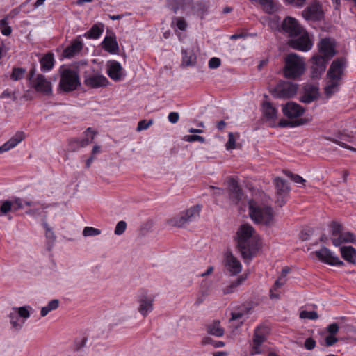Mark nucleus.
<instances>
[{
	"label": "nucleus",
	"instance_id": "obj_31",
	"mask_svg": "<svg viewBox=\"0 0 356 356\" xmlns=\"http://www.w3.org/2000/svg\"><path fill=\"white\" fill-rule=\"evenodd\" d=\"M262 112L267 120H275L277 118V110L269 102H263Z\"/></svg>",
	"mask_w": 356,
	"mask_h": 356
},
{
	"label": "nucleus",
	"instance_id": "obj_32",
	"mask_svg": "<svg viewBox=\"0 0 356 356\" xmlns=\"http://www.w3.org/2000/svg\"><path fill=\"white\" fill-rule=\"evenodd\" d=\"M356 236L349 232H342L338 238H334V245L339 246L343 243H355Z\"/></svg>",
	"mask_w": 356,
	"mask_h": 356
},
{
	"label": "nucleus",
	"instance_id": "obj_25",
	"mask_svg": "<svg viewBox=\"0 0 356 356\" xmlns=\"http://www.w3.org/2000/svg\"><path fill=\"white\" fill-rule=\"evenodd\" d=\"M25 138L23 131H17L7 142L0 147V154L9 151L16 147Z\"/></svg>",
	"mask_w": 356,
	"mask_h": 356
},
{
	"label": "nucleus",
	"instance_id": "obj_50",
	"mask_svg": "<svg viewBox=\"0 0 356 356\" xmlns=\"http://www.w3.org/2000/svg\"><path fill=\"white\" fill-rule=\"evenodd\" d=\"M301 318H308L311 320H316L318 318V315L317 312L314 311H302L300 314Z\"/></svg>",
	"mask_w": 356,
	"mask_h": 356
},
{
	"label": "nucleus",
	"instance_id": "obj_45",
	"mask_svg": "<svg viewBox=\"0 0 356 356\" xmlns=\"http://www.w3.org/2000/svg\"><path fill=\"white\" fill-rule=\"evenodd\" d=\"M202 345L211 344L214 348H220L225 346V343L220 341H215L209 337H204L202 341Z\"/></svg>",
	"mask_w": 356,
	"mask_h": 356
},
{
	"label": "nucleus",
	"instance_id": "obj_46",
	"mask_svg": "<svg viewBox=\"0 0 356 356\" xmlns=\"http://www.w3.org/2000/svg\"><path fill=\"white\" fill-rule=\"evenodd\" d=\"M13 202L10 200H6L2 202L0 207V216H5L12 209Z\"/></svg>",
	"mask_w": 356,
	"mask_h": 356
},
{
	"label": "nucleus",
	"instance_id": "obj_11",
	"mask_svg": "<svg viewBox=\"0 0 356 356\" xmlns=\"http://www.w3.org/2000/svg\"><path fill=\"white\" fill-rule=\"evenodd\" d=\"M311 76L312 79H319L325 72L329 61L325 60L321 56L314 55L311 60Z\"/></svg>",
	"mask_w": 356,
	"mask_h": 356
},
{
	"label": "nucleus",
	"instance_id": "obj_27",
	"mask_svg": "<svg viewBox=\"0 0 356 356\" xmlns=\"http://www.w3.org/2000/svg\"><path fill=\"white\" fill-rule=\"evenodd\" d=\"M266 336L261 331V327H257L254 330V336L252 339V348L254 353L259 354L261 353L260 346L265 341Z\"/></svg>",
	"mask_w": 356,
	"mask_h": 356
},
{
	"label": "nucleus",
	"instance_id": "obj_23",
	"mask_svg": "<svg viewBox=\"0 0 356 356\" xmlns=\"http://www.w3.org/2000/svg\"><path fill=\"white\" fill-rule=\"evenodd\" d=\"M107 74L115 81H120L122 77L124 76L121 64L116 60L108 62Z\"/></svg>",
	"mask_w": 356,
	"mask_h": 356
},
{
	"label": "nucleus",
	"instance_id": "obj_21",
	"mask_svg": "<svg viewBox=\"0 0 356 356\" xmlns=\"http://www.w3.org/2000/svg\"><path fill=\"white\" fill-rule=\"evenodd\" d=\"M302 15L307 20L318 21L323 17V14L321 6L314 3L303 10Z\"/></svg>",
	"mask_w": 356,
	"mask_h": 356
},
{
	"label": "nucleus",
	"instance_id": "obj_39",
	"mask_svg": "<svg viewBox=\"0 0 356 356\" xmlns=\"http://www.w3.org/2000/svg\"><path fill=\"white\" fill-rule=\"evenodd\" d=\"M60 304V301L58 299H53L49 302L48 305L45 307H42L40 314L42 317L47 316L49 312L52 310L56 309Z\"/></svg>",
	"mask_w": 356,
	"mask_h": 356
},
{
	"label": "nucleus",
	"instance_id": "obj_41",
	"mask_svg": "<svg viewBox=\"0 0 356 356\" xmlns=\"http://www.w3.org/2000/svg\"><path fill=\"white\" fill-rule=\"evenodd\" d=\"M342 226L339 223L337 222H332L331 223V240L332 241V244L334 245V238H338L340 234L342 233Z\"/></svg>",
	"mask_w": 356,
	"mask_h": 356
},
{
	"label": "nucleus",
	"instance_id": "obj_53",
	"mask_svg": "<svg viewBox=\"0 0 356 356\" xmlns=\"http://www.w3.org/2000/svg\"><path fill=\"white\" fill-rule=\"evenodd\" d=\"M184 140L187 142L199 141L202 143H204L205 141L204 137L198 135H187L184 137Z\"/></svg>",
	"mask_w": 356,
	"mask_h": 356
},
{
	"label": "nucleus",
	"instance_id": "obj_38",
	"mask_svg": "<svg viewBox=\"0 0 356 356\" xmlns=\"http://www.w3.org/2000/svg\"><path fill=\"white\" fill-rule=\"evenodd\" d=\"M339 81L337 80H330L325 88V93L327 97H330L339 90Z\"/></svg>",
	"mask_w": 356,
	"mask_h": 356
},
{
	"label": "nucleus",
	"instance_id": "obj_54",
	"mask_svg": "<svg viewBox=\"0 0 356 356\" xmlns=\"http://www.w3.org/2000/svg\"><path fill=\"white\" fill-rule=\"evenodd\" d=\"M152 122H153V121L152 120L148 122H147L145 120H140L138 123L136 130L138 131L145 130L149 127V126L152 124Z\"/></svg>",
	"mask_w": 356,
	"mask_h": 356
},
{
	"label": "nucleus",
	"instance_id": "obj_34",
	"mask_svg": "<svg viewBox=\"0 0 356 356\" xmlns=\"http://www.w3.org/2000/svg\"><path fill=\"white\" fill-rule=\"evenodd\" d=\"M104 31L103 24H94L90 29L83 34V36L90 39H97Z\"/></svg>",
	"mask_w": 356,
	"mask_h": 356
},
{
	"label": "nucleus",
	"instance_id": "obj_10",
	"mask_svg": "<svg viewBox=\"0 0 356 356\" xmlns=\"http://www.w3.org/2000/svg\"><path fill=\"white\" fill-rule=\"evenodd\" d=\"M153 297L147 291L140 292L138 297V310L143 316H147L153 310Z\"/></svg>",
	"mask_w": 356,
	"mask_h": 356
},
{
	"label": "nucleus",
	"instance_id": "obj_2",
	"mask_svg": "<svg viewBox=\"0 0 356 356\" xmlns=\"http://www.w3.org/2000/svg\"><path fill=\"white\" fill-rule=\"evenodd\" d=\"M284 76L289 79L300 76L305 72V63L302 58L295 53L289 54L284 59Z\"/></svg>",
	"mask_w": 356,
	"mask_h": 356
},
{
	"label": "nucleus",
	"instance_id": "obj_24",
	"mask_svg": "<svg viewBox=\"0 0 356 356\" xmlns=\"http://www.w3.org/2000/svg\"><path fill=\"white\" fill-rule=\"evenodd\" d=\"M102 48L110 54H116L118 53L119 47L116 36L113 33L106 35L102 42Z\"/></svg>",
	"mask_w": 356,
	"mask_h": 356
},
{
	"label": "nucleus",
	"instance_id": "obj_44",
	"mask_svg": "<svg viewBox=\"0 0 356 356\" xmlns=\"http://www.w3.org/2000/svg\"><path fill=\"white\" fill-rule=\"evenodd\" d=\"M304 124V121L302 119L296 120V121H288L286 120H280L278 125L280 127H296L299 126Z\"/></svg>",
	"mask_w": 356,
	"mask_h": 356
},
{
	"label": "nucleus",
	"instance_id": "obj_47",
	"mask_svg": "<svg viewBox=\"0 0 356 356\" xmlns=\"http://www.w3.org/2000/svg\"><path fill=\"white\" fill-rule=\"evenodd\" d=\"M18 317L19 315L16 310H13L9 314L10 322L12 326L15 328L20 329L22 327V325L18 323Z\"/></svg>",
	"mask_w": 356,
	"mask_h": 356
},
{
	"label": "nucleus",
	"instance_id": "obj_64",
	"mask_svg": "<svg viewBox=\"0 0 356 356\" xmlns=\"http://www.w3.org/2000/svg\"><path fill=\"white\" fill-rule=\"evenodd\" d=\"M251 309H252V307L249 305H243L240 307L239 312L241 313H243V316H244L245 314H249L250 312Z\"/></svg>",
	"mask_w": 356,
	"mask_h": 356
},
{
	"label": "nucleus",
	"instance_id": "obj_37",
	"mask_svg": "<svg viewBox=\"0 0 356 356\" xmlns=\"http://www.w3.org/2000/svg\"><path fill=\"white\" fill-rule=\"evenodd\" d=\"M84 134L85 137L83 139L79 140V143L81 148L86 147L92 142L95 133L92 130L90 127H88L84 131Z\"/></svg>",
	"mask_w": 356,
	"mask_h": 356
},
{
	"label": "nucleus",
	"instance_id": "obj_12",
	"mask_svg": "<svg viewBox=\"0 0 356 356\" xmlns=\"http://www.w3.org/2000/svg\"><path fill=\"white\" fill-rule=\"evenodd\" d=\"M84 84L91 88L106 87L109 83L108 80L103 74L96 72L91 74H84Z\"/></svg>",
	"mask_w": 356,
	"mask_h": 356
},
{
	"label": "nucleus",
	"instance_id": "obj_5",
	"mask_svg": "<svg viewBox=\"0 0 356 356\" xmlns=\"http://www.w3.org/2000/svg\"><path fill=\"white\" fill-rule=\"evenodd\" d=\"M201 206L195 205L181 212L179 215L175 216L168 220V224L177 227L184 226L195 221L200 216Z\"/></svg>",
	"mask_w": 356,
	"mask_h": 356
},
{
	"label": "nucleus",
	"instance_id": "obj_7",
	"mask_svg": "<svg viewBox=\"0 0 356 356\" xmlns=\"http://www.w3.org/2000/svg\"><path fill=\"white\" fill-rule=\"evenodd\" d=\"M337 43L334 38L327 37L320 40L317 47L318 53L317 56H321L325 60L330 61L336 54Z\"/></svg>",
	"mask_w": 356,
	"mask_h": 356
},
{
	"label": "nucleus",
	"instance_id": "obj_15",
	"mask_svg": "<svg viewBox=\"0 0 356 356\" xmlns=\"http://www.w3.org/2000/svg\"><path fill=\"white\" fill-rule=\"evenodd\" d=\"M316 256L321 261L332 266H342L343 262L339 258L334 255L331 250L326 247H323L318 251L315 252Z\"/></svg>",
	"mask_w": 356,
	"mask_h": 356
},
{
	"label": "nucleus",
	"instance_id": "obj_18",
	"mask_svg": "<svg viewBox=\"0 0 356 356\" xmlns=\"http://www.w3.org/2000/svg\"><path fill=\"white\" fill-rule=\"evenodd\" d=\"M318 97V88L314 85L307 84L303 88V92L300 97V101L305 104H309L316 100Z\"/></svg>",
	"mask_w": 356,
	"mask_h": 356
},
{
	"label": "nucleus",
	"instance_id": "obj_30",
	"mask_svg": "<svg viewBox=\"0 0 356 356\" xmlns=\"http://www.w3.org/2000/svg\"><path fill=\"white\" fill-rule=\"evenodd\" d=\"M342 257L351 264L356 263V250L353 246H343L340 249Z\"/></svg>",
	"mask_w": 356,
	"mask_h": 356
},
{
	"label": "nucleus",
	"instance_id": "obj_4",
	"mask_svg": "<svg viewBox=\"0 0 356 356\" xmlns=\"http://www.w3.org/2000/svg\"><path fill=\"white\" fill-rule=\"evenodd\" d=\"M60 79L59 88L69 92L76 90L81 86V81L77 72L70 68L60 70Z\"/></svg>",
	"mask_w": 356,
	"mask_h": 356
},
{
	"label": "nucleus",
	"instance_id": "obj_56",
	"mask_svg": "<svg viewBox=\"0 0 356 356\" xmlns=\"http://www.w3.org/2000/svg\"><path fill=\"white\" fill-rule=\"evenodd\" d=\"M339 330V325L337 323H333L330 324L327 327V330L330 333V335H335Z\"/></svg>",
	"mask_w": 356,
	"mask_h": 356
},
{
	"label": "nucleus",
	"instance_id": "obj_26",
	"mask_svg": "<svg viewBox=\"0 0 356 356\" xmlns=\"http://www.w3.org/2000/svg\"><path fill=\"white\" fill-rule=\"evenodd\" d=\"M25 138L23 131H17L7 142L0 147V154L9 151L16 147Z\"/></svg>",
	"mask_w": 356,
	"mask_h": 356
},
{
	"label": "nucleus",
	"instance_id": "obj_43",
	"mask_svg": "<svg viewBox=\"0 0 356 356\" xmlns=\"http://www.w3.org/2000/svg\"><path fill=\"white\" fill-rule=\"evenodd\" d=\"M30 309L31 307L30 306H24L20 307H14L13 310H16L19 316L23 318H28L30 316Z\"/></svg>",
	"mask_w": 356,
	"mask_h": 356
},
{
	"label": "nucleus",
	"instance_id": "obj_3",
	"mask_svg": "<svg viewBox=\"0 0 356 356\" xmlns=\"http://www.w3.org/2000/svg\"><path fill=\"white\" fill-rule=\"evenodd\" d=\"M249 214L257 223L269 225L273 217V209L270 207L259 206L253 200L248 201Z\"/></svg>",
	"mask_w": 356,
	"mask_h": 356
},
{
	"label": "nucleus",
	"instance_id": "obj_13",
	"mask_svg": "<svg viewBox=\"0 0 356 356\" xmlns=\"http://www.w3.org/2000/svg\"><path fill=\"white\" fill-rule=\"evenodd\" d=\"M276 188L277 200L276 203L282 207L286 203V197L288 195L290 188L287 182L280 177L274 179Z\"/></svg>",
	"mask_w": 356,
	"mask_h": 356
},
{
	"label": "nucleus",
	"instance_id": "obj_33",
	"mask_svg": "<svg viewBox=\"0 0 356 356\" xmlns=\"http://www.w3.org/2000/svg\"><path fill=\"white\" fill-rule=\"evenodd\" d=\"M41 70L48 72L52 69L54 65V58L52 53H47L40 60Z\"/></svg>",
	"mask_w": 356,
	"mask_h": 356
},
{
	"label": "nucleus",
	"instance_id": "obj_22",
	"mask_svg": "<svg viewBox=\"0 0 356 356\" xmlns=\"http://www.w3.org/2000/svg\"><path fill=\"white\" fill-rule=\"evenodd\" d=\"M282 111L284 115L289 118H293L302 115L304 108L296 102H289L283 106Z\"/></svg>",
	"mask_w": 356,
	"mask_h": 356
},
{
	"label": "nucleus",
	"instance_id": "obj_59",
	"mask_svg": "<svg viewBox=\"0 0 356 356\" xmlns=\"http://www.w3.org/2000/svg\"><path fill=\"white\" fill-rule=\"evenodd\" d=\"M227 149H232L235 148V139L232 133H229L228 135V141L226 144Z\"/></svg>",
	"mask_w": 356,
	"mask_h": 356
},
{
	"label": "nucleus",
	"instance_id": "obj_40",
	"mask_svg": "<svg viewBox=\"0 0 356 356\" xmlns=\"http://www.w3.org/2000/svg\"><path fill=\"white\" fill-rule=\"evenodd\" d=\"M208 9V5L202 1H197L193 3L192 10L197 15L203 16Z\"/></svg>",
	"mask_w": 356,
	"mask_h": 356
},
{
	"label": "nucleus",
	"instance_id": "obj_36",
	"mask_svg": "<svg viewBox=\"0 0 356 356\" xmlns=\"http://www.w3.org/2000/svg\"><path fill=\"white\" fill-rule=\"evenodd\" d=\"M209 284L206 281H202L201 283V289L200 291V296H198L195 302V305L202 304L206 296L209 295Z\"/></svg>",
	"mask_w": 356,
	"mask_h": 356
},
{
	"label": "nucleus",
	"instance_id": "obj_9",
	"mask_svg": "<svg viewBox=\"0 0 356 356\" xmlns=\"http://www.w3.org/2000/svg\"><path fill=\"white\" fill-rule=\"evenodd\" d=\"M288 44L291 48L301 51H308L313 47L309 33L305 31H303L298 36L289 40Z\"/></svg>",
	"mask_w": 356,
	"mask_h": 356
},
{
	"label": "nucleus",
	"instance_id": "obj_20",
	"mask_svg": "<svg viewBox=\"0 0 356 356\" xmlns=\"http://www.w3.org/2000/svg\"><path fill=\"white\" fill-rule=\"evenodd\" d=\"M225 266L232 275L238 274L242 270L240 261L234 257L231 251L228 250L225 254Z\"/></svg>",
	"mask_w": 356,
	"mask_h": 356
},
{
	"label": "nucleus",
	"instance_id": "obj_52",
	"mask_svg": "<svg viewBox=\"0 0 356 356\" xmlns=\"http://www.w3.org/2000/svg\"><path fill=\"white\" fill-rule=\"evenodd\" d=\"M126 228H127L126 222L124 220L119 221L117 223L115 231H114L115 234H116V235L122 234L124 232Z\"/></svg>",
	"mask_w": 356,
	"mask_h": 356
},
{
	"label": "nucleus",
	"instance_id": "obj_62",
	"mask_svg": "<svg viewBox=\"0 0 356 356\" xmlns=\"http://www.w3.org/2000/svg\"><path fill=\"white\" fill-rule=\"evenodd\" d=\"M168 118L171 123L175 124L179 120V115L177 112H171L169 113Z\"/></svg>",
	"mask_w": 356,
	"mask_h": 356
},
{
	"label": "nucleus",
	"instance_id": "obj_58",
	"mask_svg": "<svg viewBox=\"0 0 356 356\" xmlns=\"http://www.w3.org/2000/svg\"><path fill=\"white\" fill-rule=\"evenodd\" d=\"M304 346L307 350H311L316 346V341L312 338H307L304 343Z\"/></svg>",
	"mask_w": 356,
	"mask_h": 356
},
{
	"label": "nucleus",
	"instance_id": "obj_51",
	"mask_svg": "<svg viewBox=\"0 0 356 356\" xmlns=\"http://www.w3.org/2000/svg\"><path fill=\"white\" fill-rule=\"evenodd\" d=\"M68 148H69V150L71 152L79 151V149L81 148L80 143H79V139L70 140L69 144H68Z\"/></svg>",
	"mask_w": 356,
	"mask_h": 356
},
{
	"label": "nucleus",
	"instance_id": "obj_61",
	"mask_svg": "<svg viewBox=\"0 0 356 356\" xmlns=\"http://www.w3.org/2000/svg\"><path fill=\"white\" fill-rule=\"evenodd\" d=\"M177 21V26L181 31H185L187 27L186 21L181 17L175 18Z\"/></svg>",
	"mask_w": 356,
	"mask_h": 356
},
{
	"label": "nucleus",
	"instance_id": "obj_42",
	"mask_svg": "<svg viewBox=\"0 0 356 356\" xmlns=\"http://www.w3.org/2000/svg\"><path fill=\"white\" fill-rule=\"evenodd\" d=\"M25 72L26 70L24 68L13 67L10 78L12 80L15 81L20 80L24 77Z\"/></svg>",
	"mask_w": 356,
	"mask_h": 356
},
{
	"label": "nucleus",
	"instance_id": "obj_35",
	"mask_svg": "<svg viewBox=\"0 0 356 356\" xmlns=\"http://www.w3.org/2000/svg\"><path fill=\"white\" fill-rule=\"evenodd\" d=\"M207 332L210 334L216 337H222L225 333V330L220 326L218 321H215L211 324L209 325L207 327Z\"/></svg>",
	"mask_w": 356,
	"mask_h": 356
},
{
	"label": "nucleus",
	"instance_id": "obj_28",
	"mask_svg": "<svg viewBox=\"0 0 356 356\" xmlns=\"http://www.w3.org/2000/svg\"><path fill=\"white\" fill-rule=\"evenodd\" d=\"M247 279L246 275H242L239 276L234 281L232 282L230 284L225 286L222 289V294L227 295L230 293H233L236 292L239 286H241Z\"/></svg>",
	"mask_w": 356,
	"mask_h": 356
},
{
	"label": "nucleus",
	"instance_id": "obj_57",
	"mask_svg": "<svg viewBox=\"0 0 356 356\" xmlns=\"http://www.w3.org/2000/svg\"><path fill=\"white\" fill-rule=\"evenodd\" d=\"M221 63V60L220 58L213 57L211 58L209 61V67L211 69H216L218 68Z\"/></svg>",
	"mask_w": 356,
	"mask_h": 356
},
{
	"label": "nucleus",
	"instance_id": "obj_19",
	"mask_svg": "<svg viewBox=\"0 0 356 356\" xmlns=\"http://www.w3.org/2000/svg\"><path fill=\"white\" fill-rule=\"evenodd\" d=\"M83 47V43L81 40V36H77L73 40L70 44L67 46L63 52V57L66 58H71L79 54Z\"/></svg>",
	"mask_w": 356,
	"mask_h": 356
},
{
	"label": "nucleus",
	"instance_id": "obj_60",
	"mask_svg": "<svg viewBox=\"0 0 356 356\" xmlns=\"http://www.w3.org/2000/svg\"><path fill=\"white\" fill-rule=\"evenodd\" d=\"M325 344L327 346H332L338 341V339L334 335H327L325 339Z\"/></svg>",
	"mask_w": 356,
	"mask_h": 356
},
{
	"label": "nucleus",
	"instance_id": "obj_63",
	"mask_svg": "<svg viewBox=\"0 0 356 356\" xmlns=\"http://www.w3.org/2000/svg\"><path fill=\"white\" fill-rule=\"evenodd\" d=\"M286 1L295 6L302 7L305 4V0H286Z\"/></svg>",
	"mask_w": 356,
	"mask_h": 356
},
{
	"label": "nucleus",
	"instance_id": "obj_16",
	"mask_svg": "<svg viewBox=\"0 0 356 356\" xmlns=\"http://www.w3.org/2000/svg\"><path fill=\"white\" fill-rule=\"evenodd\" d=\"M228 191L230 200L235 204H239L243 197V193L237 181L229 177L228 181Z\"/></svg>",
	"mask_w": 356,
	"mask_h": 356
},
{
	"label": "nucleus",
	"instance_id": "obj_49",
	"mask_svg": "<svg viewBox=\"0 0 356 356\" xmlns=\"http://www.w3.org/2000/svg\"><path fill=\"white\" fill-rule=\"evenodd\" d=\"M101 230L92 227H86L83 231L84 236H95L100 234Z\"/></svg>",
	"mask_w": 356,
	"mask_h": 356
},
{
	"label": "nucleus",
	"instance_id": "obj_29",
	"mask_svg": "<svg viewBox=\"0 0 356 356\" xmlns=\"http://www.w3.org/2000/svg\"><path fill=\"white\" fill-rule=\"evenodd\" d=\"M42 226L45 229V237L47 240L46 248L48 251H51L54 247L56 236L47 222L44 221Z\"/></svg>",
	"mask_w": 356,
	"mask_h": 356
},
{
	"label": "nucleus",
	"instance_id": "obj_55",
	"mask_svg": "<svg viewBox=\"0 0 356 356\" xmlns=\"http://www.w3.org/2000/svg\"><path fill=\"white\" fill-rule=\"evenodd\" d=\"M12 202H13V207H12L13 211H16L23 208L24 201L21 198H19V197L15 198V200L13 201H12Z\"/></svg>",
	"mask_w": 356,
	"mask_h": 356
},
{
	"label": "nucleus",
	"instance_id": "obj_8",
	"mask_svg": "<svg viewBox=\"0 0 356 356\" xmlns=\"http://www.w3.org/2000/svg\"><path fill=\"white\" fill-rule=\"evenodd\" d=\"M347 66V60L344 57H339L334 60L327 72V76L330 80L340 81L344 74Z\"/></svg>",
	"mask_w": 356,
	"mask_h": 356
},
{
	"label": "nucleus",
	"instance_id": "obj_6",
	"mask_svg": "<svg viewBox=\"0 0 356 356\" xmlns=\"http://www.w3.org/2000/svg\"><path fill=\"white\" fill-rule=\"evenodd\" d=\"M298 85L290 81H280L272 91L274 97L278 99H289L297 92Z\"/></svg>",
	"mask_w": 356,
	"mask_h": 356
},
{
	"label": "nucleus",
	"instance_id": "obj_17",
	"mask_svg": "<svg viewBox=\"0 0 356 356\" xmlns=\"http://www.w3.org/2000/svg\"><path fill=\"white\" fill-rule=\"evenodd\" d=\"M33 88L39 92L44 95H51L52 94V87L50 81H47L42 74H38L32 81Z\"/></svg>",
	"mask_w": 356,
	"mask_h": 356
},
{
	"label": "nucleus",
	"instance_id": "obj_48",
	"mask_svg": "<svg viewBox=\"0 0 356 356\" xmlns=\"http://www.w3.org/2000/svg\"><path fill=\"white\" fill-rule=\"evenodd\" d=\"M285 175L289 177L293 182L296 184H303L306 181L301 176L293 174V172L286 170L284 171Z\"/></svg>",
	"mask_w": 356,
	"mask_h": 356
},
{
	"label": "nucleus",
	"instance_id": "obj_14",
	"mask_svg": "<svg viewBox=\"0 0 356 356\" xmlns=\"http://www.w3.org/2000/svg\"><path fill=\"white\" fill-rule=\"evenodd\" d=\"M282 30L291 38L298 36L302 33L303 28L299 24L298 21L293 17H287L282 22Z\"/></svg>",
	"mask_w": 356,
	"mask_h": 356
},
{
	"label": "nucleus",
	"instance_id": "obj_1",
	"mask_svg": "<svg viewBox=\"0 0 356 356\" xmlns=\"http://www.w3.org/2000/svg\"><path fill=\"white\" fill-rule=\"evenodd\" d=\"M254 228L248 225H241L236 232V247L242 257L250 261L259 249V240L254 235Z\"/></svg>",
	"mask_w": 356,
	"mask_h": 356
}]
</instances>
